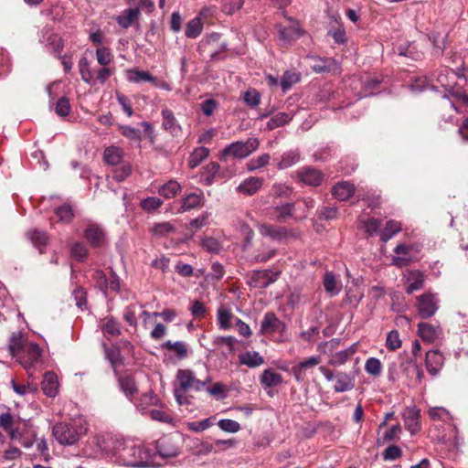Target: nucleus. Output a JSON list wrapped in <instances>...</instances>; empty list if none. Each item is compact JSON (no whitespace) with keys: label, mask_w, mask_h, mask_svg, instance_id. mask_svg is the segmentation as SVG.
I'll list each match as a JSON object with an SVG mask.
<instances>
[{"label":"nucleus","mask_w":468,"mask_h":468,"mask_svg":"<svg viewBox=\"0 0 468 468\" xmlns=\"http://www.w3.org/2000/svg\"><path fill=\"white\" fill-rule=\"evenodd\" d=\"M463 78V74L452 71L447 67L439 69L431 76H421L414 80L410 85V90L413 92H421L425 90H431L438 91L439 88L444 90L443 98H449V96L454 98V100H449L451 107H452L457 112L461 110L458 104L468 108V95L456 89V80Z\"/></svg>","instance_id":"f257e3e1"},{"label":"nucleus","mask_w":468,"mask_h":468,"mask_svg":"<svg viewBox=\"0 0 468 468\" xmlns=\"http://www.w3.org/2000/svg\"><path fill=\"white\" fill-rule=\"evenodd\" d=\"M89 431L85 420L77 419L70 422H58L52 427V435L63 446H72L78 443Z\"/></svg>","instance_id":"f03ea898"},{"label":"nucleus","mask_w":468,"mask_h":468,"mask_svg":"<svg viewBox=\"0 0 468 468\" xmlns=\"http://www.w3.org/2000/svg\"><path fill=\"white\" fill-rule=\"evenodd\" d=\"M127 465L134 468H154L161 466L156 460V453L143 445H136L129 450Z\"/></svg>","instance_id":"7ed1b4c3"},{"label":"nucleus","mask_w":468,"mask_h":468,"mask_svg":"<svg viewBox=\"0 0 468 468\" xmlns=\"http://www.w3.org/2000/svg\"><path fill=\"white\" fill-rule=\"evenodd\" d=\"M260 145L256 137L248 138L246 141H236L227 145L221 152V158L233 156L243 159L255 152Z\"/></svg>","instance_id":"20e7f679"},{"label":"nucleus","mask_w":468,"mask_h":468,"mask_svg":"<svg viewBox=\"0 0 468 468\" xmlns=\"http://www.w3.org/2000/svg\"><path fill=\"white\" fill-rule=\"evenodd\" d=\"M417 308L421 318L427 319L435 314L439 309V298L436 293L426 292L417 299Z\"/></svg>","instance_id":"39448f33"},{"label":"nucleus","mask_w":468,"mask_h":468,"mask_svg":"<svg viewBox=\"0 0 468 468\" xmlns=\"http://www.w3.org/2000/svg\"><path fill=\"white\" fill-rule=\"evenodd\" d=\"M294 210V204L286 202L266 208V216L270 219L276 220L278 222H285L287 219L293 218Z\"/></svg>","instance_id":"423d86ee"},{"label":"nucleus","mask_w":468,"mask_h":468,"mask_svg":"<svg viewBox=\"0 0 468 468\" xmlns=\"http://www.w3.org/2000/svg\"><path fill=\"white\" fill-rule=\"evenodd\" d=\"M286 324L273 312L264 314L261 322L260 334L272 335L277 332H284Z\"/></svg>","instance_id":"0eeeda50"},{"label":"nucleus","mask_w":468,"mask_h":468,"mask_svg":"<svg viewBox=\"0 0 468 468\" xmlns=\"http://www.w3.org/2000/svg\"><path fill=\"white\" fill-rule=\"evenodd\" d=\"M320 362L321 357L319 356H312L293 366L291 369V372L296 382H303L306 378V372L310 369H313Z\"/></svg>","instance_id":"6e6552de"},{"label":"nucleus","mask_w":468,"mask_h":468,"mask_svg":"<svg viewBox=\"0 0 468 468\" xmlns=\"http://www.w3.org/2000/svg\"><path fill=\"white\" fill-rule=\"evenodd\" d=\"M258 230L261 236L268 237L276 241H282L290 236V231L285 227L271 224H259Z\"/></svg>","instance_id":"1a4fd4ad"},{"label":"nucleus","mask_w":468,"mask_h":468,"mask_svg":"<svg viewBox=\"0 0 468 468\" xmlns=\"http://www.w3.org/2000/svg\"><path fill=\"white\" fill-rule=\"evenodd\" d=\"M299 180L308 186H319L324 180V174L314 167L305 166L296 171Z\"/></svg>","instance_id":"9d476101"},{"label":"nucleus","mask_w":468,"mask_h":468,"mask_svg":"<svg viewBox=\"0 0 468 468\" xmlns=\"http://www.w3.org/2000/svg\"><path fill=\"white\" fill-rule=\"evenodd\" d=\"M303 34L300 24L297 21L290 20L288 26H280V39L286 45L292 44Z\"/></svg>","instance_id":"9b49d317"},{"label":"nucleus","mask_w":468,"mask_h":468,"mask_svg":"<svg viewBox=\"0 0 468 468\" xmlns=\"http://www.w3.org/2000/svg\"><path fill=\"white\" fill-rule=\"evenodd\" d=\"M162 115V127L169 133L172 136L177 137L182 133V127L175 117L173 112L167 108L163 109L161 112Z\"/></svg>","instance_id":"f8f14e48"},{"label":"nucleus","mask_w":468,"mask_h":468,"mask_svg":"<svg viewBox=\"0 0 468 468\" xmlns=\"http://www.w3.org/2000/svg\"><path fill=\"white\" fill-rule=\"evenodd\" d=\"M418 333L423 341L432 343L441 337L442 329L439 325L420 323L418 324Z\"/></svg>","instance_id":"ddd939ff"},{"label":"nucleus","mask_w":468,"mask_h":468,"mask_svg":"<svg viewBox=\"0 0 468 468\" xmlns=\"http://www.w3.org/2000/svg\"><path fill=\"white\" fill-rule=\"evenodd\" d=\"M84 238L93 247H101L105 241L103 229L95 224H90L84 230Z\"/></svg>","instance_id":"4468645a"},{"label":"nucleus","mask_w":468,"mask_h":468,"mask_svg":"<svg viewBox=\"0 0 468 468\" xmlns=\"http://www.w3.org/2000/svg\"><path fill=\"white\" fill-rule=\"evenodd\" d=\"M403 419L407 430L411 434H416L420 431V411L415 407L407 408L403 413Z\"/></svg>","instance_id":"2eb2a0df"},{"label":"nucleus","mask_w":468,"mask_h":468,"mask_svg":"<svg viewBox=\"0 0 468 468\" xmlns=\"http://www.w3.org/2000/svg\"><path fill=\"white\" fill-rule=\"evenodd\" d=\"M263 179L258 176H250L243 180L237 187V191L246 196L256 194L262 186Z\"/></svg>","instance_id":"dca6fc26"},{"label":"nucleus","mask_w":468,"mask_h":468,"mask_svg":"<svg viewBox=\"0 0 468 468\" xmlns=\"http://www.w3.org/2000/svg\"><path fill=\"white\" fill-rule=\"evenodd\" d=\"M356 379L351 374L346 372H337L335 374V384L334 390L336 393H342L352 390L355 388Z\"/></svg>","instance_id":"f3484780"},{"label":"nucleus","mask_w":468,"mask_h":468,"mask_svg":"<svg viewBox=\"0 0 468 468\" xmlns=\"http://www.w3.org/2000/svg\"><path fill=\"white\" fill-rule=\"evenodd\" d=\"M426 367L431 376H436L443 365V356L438 350H430L426 353Z\"/></svg>","instance_id":"a211bd4d"},{"label":"nucleus","mask_w":468,"mask_h":468,"mask_svg":"<svg viewBox=\"0 0 468 468\" xmlns=\"http://www.w3.org/2000/svg\"><path fill=\"white\" fill-rule=\"evenodd\" d=\"M357 351V343L347 348L335 352L331 356L328 364L333 367H339L346 363Z\"/></svg>","instance_id":"6ab92c4d"},{"label":"nucleus","mask_w":468,"mask_h":468,"mask_svg":"<svg viewBox=\"0 0 468 468\" xmlns=\"http://www.w3.org/2000/svg\"><path fill=\"white\" fill-rule=\"evenodd\" d=\"M163 350L174 352L176 358L183 360L188 356V346L184 341L166 340L161 345Z\"/></svg>","instance_id":"aec40b11"},{"label":"nucleus","mask_w":468,"mask_h":468,"mask_svg":"<svg viewBox=\"0 0 468 468\" xmlns=\"http://www.w3.org/2000/svg\"><path fill=\"white\" fill-rule=\"evenodd\" d=\"M309 66L316 73H324L332 69V67L335 64V59L331 58H321L316 56H311L308 58Z\"/></svg>","instance_id":"412c9836"},{"label":"nucleus","mask_w":468,"mask_h":468,"mask_svg":"<svg viewBox=\"0 0 468 468\" xmlns=\"http://www.w3.org/2000/svg\"><path fill=\"white\" fill-rule=\"evenodd\" d=\"M58 380L54 372H46L42 381V390L45 395L54 398L58 394Z\"/></svg>","instance_id":"4be33fe9"},{"label":"nucleus","mask_w":468,"mask_h":468,"mask_svg":"<svg viewBox=\"0 0 468 468\" xmlns=\"http://www.w3.org/2000/svg\"><path fill=\"white\" fill-rule=\"evenodd\" d=\"M239 361L240 365L255 368L264 363V358L257 351H246L239 356Z\"/></svg>","instance_id":"5701e85b"},{"label":"nucleus","mask_w":468,"mask_h":468,"mask_svg":"<svg viewBox=\"0 0 468 468\" xmlns=\"http://www.w3.org/2000/svg\"><path fill=\"white\" fill-rule=\"evenodd\" d=\"M204 196L203 193H190L184 197L181 200V210L189 211L200 207L203 205Z\"/></svg>","instance_id":"b1692460"},{"label":"nucleus","mask_w":468,"mask_h":468,"mask_svg":"<svg viewBox=\"0 0 468 468\" xmlns=\"http://www.w3.org/2000/svg\"><path fill=\"white\" fill-rule=\"evenodd\" d=\"M401 229H402L401 222L395 220V219H390L386 223L385 227L379 230L380 239L383 242H387L390 239H392L396 234L400 232Z\"/></svg>","instance_id":"393cba45"},{"label":"nucleus","mask_w":468,"mask_h":468,"mask_svg":"<svg viewBox=\"0 0 468 468\" xmlns=\"http://www.w3.org/2000/svg\"><path fill=\"white\" fill-rule=\"evenodd\" d=\"M195 378L193 371L189 369H179L176 373V380L183 392L192 390Z\"/></svg>","instance_id":"a878e982"},{"label":"nucleus","mask_w":468,"mask_h":468,"mask_svg":"<svg viewBox=\"0 0 468 468\" xmlns=\"http://www.w3.org/2000/svg\"><path fill=\"white\" fill-rule=\"evenodd\" d=\"M323 284L325 292L330 296L337 295L342 289V284L336 280L335 275L332 271H326L324 273Z\"/></svg>","instance_id":"bb28decb"},{"label":"nucleus","mask_w":468,"mask_h":468,"mask_svg":"<svg viewBox=\"0 0 468 468\" xmlns=\"http://www.w3.org/2000/svg\"><path fill=\"white\" fill-rule=\"evenodd\" d=\"M292 193V188L285 184L275 183L271 186L270 194L266 197H261V201L264 204L269 203V198L273 197H289Z\"/></svg>","instance_id":"cd10ccee"},{"label":"nucleus","mask_w":468,"mask_h":468,"mask_svg":"<svg viewBox=\"0 0 468 468\" xmlns=\"http://www.w3.org/2000/svg\"><path fill=\"white\" fill-rule=\"evenodd\" d=\"M282 383V376L271 368L263 370L261 376V384L264 388L277 387Z\"/></svg>","instance_id":"c85d7f7f"},{"label":"nucleus","mask_w":468,"mask_h":468,"mask_svg":"<svg viewBox=\"0 0 468 468\" xmlns=\"http://www.w3.org/2000/svg\"><path fill=\"white\" fill-rule=\"evenodd\" d=\"M354 191V185L346 181L339 182L333 187L334 197L341 201L348 199Z\"/></svg>","instance_id":"c756f323"},{"label":"nucleus","mask_w":468,"mask_h":468,"mask_svg":"<svg viewBox=\"0 0 468 468\" xmlns=\"http://www.w3.org/2000/svg\"><path fill=\"white\" fill-rule=\"evenodd\" d=\"M300 161V152L298 150H289L284 152L277 163L280 170L287 169Z\"/></svg>","instance_id":"7c9ffc66"},{"label":"nucleus","mask_w":468,"mask_h":468,"mask_svg":"<svg viewBox=\"0 0 468 468\" xmlns=\"http://www.w3.org/2000/svg\"><path fill=\"white\" fill-rule=\"evenodd\" d=\"M126 77L130 82L133 83L155 82V77L152 76L148 71L140 70L138 69L128 70Z\"/></svg>","instance_id":"2f4dec72"},{"label":"nucleus","mask_w":468,"mask_h":468,"mask_svg":"<svg viewBox=\"0 0 468 468\" xmlns=\"http://www.w3.org/2000/svg\"><path fill=\"white\" fill-rule=\"evenodd\" d=\"M181 189V185L176 180L172 179L159 187L158 194L163 197L169 199L176 197Z\"/></svg>","instance_id":"473e14b6"},{"label":"nucleus","mask_w":468,"mask_h":468,"mask_svg":"<svg viewBox=\"0 0 468 468\" xmlns=\"http://www.w3.org/2000/svg\"><path fill=\"white\" fill-rule=\"evenodd\" d=\"M140 10L138 8H128L122 12L118 16V24L123 27L128 28L139 17Z\"/></svg>","instance_id":"72a5a7b5"},{"label":"nucleus","mask_w":468,"mask_h":468,"mask_svg":"<svg viewBox=\"0 0 468 468\" xmlns=\"http://www.w3.org/2000/svg\"><path fill=\"white\" fill-rule=\"evenodd\" d=\"M209 155V150L207 147L200 146L194 149L188 159V165L194 169L197 167Z\"/></svg>","instance_id":"f704fd0d"},{"label":"nucleus","mask_w":468,"mask_h":468,"mask_svg":"<svg viewBox=\"0 0 468 468\" xmlns=\"http://www.w3.org/2000/svg\"><path fill=\"white\" fill-rule=\"evenodd\" d=\"M27 237L32 244L39 250L40 253L44 252V248L48 241V235L45 231L33 229L27 232Z\"/></svg>","instance_id":"c9c22d12"},{"label":"nucleus","mask_w":468,"mask_h":468,"mask_svg":"<svg viewBox=\"0 0 468 468\" xmlns=\"http://www.w3.org/2000/svg\"><path fill=\"white\" fill-rule=\"evenodd\" d=\"M80 73L81 80L90 85H95L94 70L90 68V62L86 58H83L79 62Z\"/></svg>","instance_id":"e433bc0d"},{"label":"nucleus","mask_w":468,"mask_h":468,"mask_svg":"<svg viewBox=\"0 0 468 468\" xmlns=\"http://www.w3.org/2000/svg\"><path fill=\"white\" fill-rule=\"evenodd\" d=\"M238 340L234 336H216L212 340L213 348L207 349L209 352H213L216 347L226 346L228 347L229 353H233L235 350V346L237 345Z\"/></svg>","instance_id":"4c0bfd02"},{"label":"nucleus","mask_w":468,"mask_h":468,"mask_svg":"<svg viewBox=\"0 0 468 468\" xmlns=\"http://www.w3.org/2000/svg\"><path fill=\"white\" fill-rule=\"evenodd\" d=\"M234 315L231 311L224 306L218 309L217 320L219 329L228 330L231 327Z\"/></svg>","instance_id":"58836bf2"},{"label":"nucleus","mask_w":468,"mask_h":468,"mask_svg":"<svg viewBox=\"0 0 468 468\" xmlns=\"http://www.w3.org/2000/svg\"><path fill=\"white\" fill-rule=\"evenodd\" d=\"M220 176V165L216 162H211L204 167L203 179L206 185H211L217 177Z\"/></svg>","instance_id":"ea45409f"},{"label":"nucleus","mask_w":468,"mask_h":468,"mask_svg":"<svg viewBox=\"0 0 468 468\" xmlns=\"http://www.w3.org/2000/svg\"><path fill=\"white\" fill-rule=\"evenodd\" d=\"M103 159L111 165H118L122 159V151L117 146L107 147L103 153Z\"/></svg>","instance_id":"a19ab883"},{"label":"nucleus","mask_w":468,"mask_h":468,"mask_svg":"<svg viewBox=\"0 0 468 468\" xmlns=\"http://www.w3.org/2000/svg\"><path fill=\"white\" fill-rule=\"evenodd\" d=\"M203 30V24L199 17H195L188 21L186 27L185 35L188 38H197Z\"/></svg>","instance_id":"79ce46f5"},{"label":"nucleus","mask_w":468,"mask_h":468,"mask_svg":"<svg viewBox=\"0 0 468 468\" xmlns=\"http://www.w3.org/2000/svg\"><path fill=\"white\" fill-rule=\"evenodd\" d=\"M292 116L287 112H279L273 115L267 122L268 130L271 131L290 122Z\"/></svg>","instance_id":"37998d69"},{"label":"nucleus","mask_w":468,"mask_h":468,"mask_svg":"<svg viewBox=\"0 0 468 468\" xmlns=\"http://www.w3.org/2000/svg\"><path fill=\"white\" fill-rule=\"evenodd\" d=\"M24 340L20 333H15L9 339L8 348L12 356H18L23 349Z\"/></svg>","instance_id":"c03bdc74"},{"label":"nucleus","mask_w":468,"mask_h":468,"mask_svg":"<svg viewBox=\"0 0 468 468\" xmlns=\"http://www.w3.org/2000/svg\"><path fill=\"white\" fill-rule=\"evenodd\" d=\"M175 226L170 222L155 223L151 229L152 233L158 238L166 237L175 232Z\"/></svg>","instance_id":"a18cd8bd"},{"label":"nucleus","mask_w":468,"mask_h":468,"mask_svg":"<svg viewBox=\"0 0 468 468\" xmlns=\"http://www.w3.org/2000/svg\"><path fill=\"white\" fill-rule=\"evenodd\" d=\"M158 399L154 393L148 392L141 396L139 401L135 403V407L144 414L149 406L155 405Z\"/></svg>","instance_id":"49530a36"},{"label":"nucleus","mask_w":468,"mask_h":468,"mask_svg":"<svg viewBox=\"0 0 468 468\" xmlns=\"http://www.w3.org/2000/svg\"><path fill=\"white\" fill-rule=\"evenodd\" d=\"M428 415L432 420L445 422L452 417L448 410L443 407H431L428 410Z\"/></svg>","instance_id":"de8ad7c7"},{"label":"nucleus","mask_w":468,"mask_h":468,"mask_svg":"<svg viewBox=\"0 0 468 468\" xmlns=\"http://www.w3.org/2000/svg\"><path fill=\"white\" fill-rule=\"evenodd\" d=\"M300 74L293 71H285L281 78L280 84L282 90L287 91L293 84L300 81Z\"/></svg>","instance_id":"09e8293b"},{"label":"nucleus","mask_w":468,"mask_h":468,"mask_svg":"<svg viewBox=\"0 0 468 468\" xmlns=\"http://www.w3.org/2000/svg\"><path fill=\"white\" fill-rule=\"evenodd\" d=\"M271 160L269 154H262L257 157L251 158L246 165L248 171H255L266 166Z\"/></svg>","instance_id":"8fccbe9b"},{"label":"nucleus","mask_w":468,"mask_h":468,"mask_svg":"<svg viewBox=\"0 0 468 468\" xmlns=\"http://www.w3.org/2000/svg\"><path fill=\"white\" fill-rule=\"evenodd\" d=\"M96 59L101 66L107 67L112 61L113 55L109 48L101 46L96 49Z\"/></svg>","instance_id":"3c124183"},{"label":"nucleus","mask_w":468,"mask_h":468,"mask_svg":"<svg viewBox=\"0 0 468 468\" xmlns=\"http://www.w3.org/2000/svg\"><path fill=\"white\" fill-rule=\"evenodd\" d=\"M119 385L125 396L132 399V397L137 392L134 380L131 378H123L119 380Z\"/></svg>","instance_id":"603ef678"},{"label":"nucleus","mask_w":468,"mask_h":468,"mask_svg":"<svg viewBox=\"0 0 468 468\" xmlns=\"http://www.w3.org/2000/svg\"><path fill=\"white\" fill-rule=\"evenodd\" d=\"M423 286V278L420 272L416 271L410 273L408 278L407 292L412 293L415 291L420 290Z\"/></svg>","instance_id":"864d4df0"},{"label":"nucleus","mask_w":468,"mask_h":468,"mask_svg":"<svg viewBox=\"0 0 468 468\" xmlns=\"http://www.w3.org/2000/svg\"><path fill=\"white\" fill-rule=\"evenodd\" d=\"M201 246L207 252L218 254L222 250L221 243L215 238L206 237L201 240Z\"/></svg>","instance_id":"5fc2aeb1"},{"label":"nucleus","mask_w":468,"mask_h":468,"mask_svg":"<svg viewBox=\"0 0 468 468\" xmlns=\"http://www.w3.org/2000/svg\"><path fill=\"white\" fill-rule=\"evenodd\" d=\"M114 73V69L106 66H101V68L94 70V80L96 84L103 85L106 80Z\"/></svg>","instance_id":"6e6d98bb"},{"label":"nucleus","mask_w":468,"mask_h":468,"mask_svg":"<svg viewBox=\"0 0 468 468\" xmlns=\"http://www.w3.org/2000/svg\"><path fill=\"white\" fill-rule=\"evenodd\" d=\"M41 348L36 343H30L27 347V356L28 366L31 367L37 363L41 356Z\"/></svg>","instance_id":"4d7b16f0"},{"label":"nucleus","mask_w":468,"mask_h":468,"mask_svg":"<svg viewBox=\"0 0 468 468\" xmlns=\"http://www.w3.org/2000/svg\"><path fill=\"white\" fill-rule=\"evenodd\" d=\"M163 205V201L156 197H149L141 201V207L148 212H154Z\"/></svg>","instance_id":"13d9d810"},{"label":"nucleus","mask_w":468,"mask_h":468,"mask_svg":"<svg viewBox=\"0 0 468 468\" xmlns=\"http://www.w3.org/2000/svg\"><path fill=\"white\" fill-rule=\"evenodd\" d=\"M402 345L399 333L397 330L388 332L386 339V347L390 351L399 349Z\"/></svg>","instance_id":"bf43d9fd"},{"label":"nucleus","mask_w":468,"mask_h":468,"mask_svg":"<svg viewBox=\"0 0 468 468\" xmlns=\"http://www.w3.org/2000/svg\"><path fill=\"white\" fill-rule=\"evenodd\" d=\"M218 426L221 431L229 433H236L241 429L240 424L238 421L230 419L219 420Z\"/></svg>","instance_id":"052dcab7"},{"label":"nucleus","mask_w":468,"mask_h":468,"mask_svg":"<svg viewBox=\"0 0 468 468\" xmlns=\"http://www.w3.org/2000/svg\"><path fill=\"white\" fill-rule=\"evenodd\" d=\"M381 362L378 358L369 357L365 364V370L373 377H378L381 374Z\"/></svg>","instance_id":"680f3d73"},{"label":"nucleus","mask_w":468,"mask_h":468,"mask_svg":"<svg viewBox=\"0 0 468 468\" xmlns=\"http://www.w3.org/2000/svg\"><path fill=\"white\" fill-rule=\"evenodd\" d=\"M215 417H209L199 421L188 423V429L192 431L201 432L214 424Z\"/></svg>","instance_id":"e2e57ef3"},{"label":"nucleus","mask_w":468,"mask_h":468,"mask_svg":"<svg viewBox=\"0 0 468 468\" xmlns=\"http://www.w3.org/2000/svg\"><path fill=\"white\" fill-rule=\"evenodd\" d=\"M71 256L78 261H83L87 258L88 250L81 242H75L70 249Z\"/></svg>","instance_id":"0e129e2a"},{"label":"nucleus","mask_w":468,"mask_h":468,"mask_svg":"<svg viewBox=\"0 0 468 468\" xmlns=\"http://www.w3.org/2000/svg\"><path fill=\"white\" fill-rule=\"evenodd\" d=\"M71 107L68 98L61 97L58 100L55 112L60 117L68 116L70 112Z\"/></svg>","instance_id":"69168bd1"},{"label":"nucleus","mask_w":468,"mask_h":468,"mask_svg":"<svg viewBox=\"0 0 468 468\" xmlns=\"http://www.w3.org/2000/svg\"><path fill=\"white\" fill-rule=\"evenodd\" d=\"M55 214L59 221L68 223L73 218V211L70 206L69 205H63L58 207L55 210Z\"/></svg>","instance_id":"338daca9"},{"label":"nucleus","mask_w":468,"mask_h":468,"mask_svg":"<svg viewBox=\"0 0 468 468\" xmlns=\"http://www.w3.org/2000/svg\"><path fill=\"white\" fill-rule=\"evenodd\" d=\"M398 52L399 55L410 58L412 59H418L420 57V53L417 52L416 48L412 43L400 45L398 48Z\"/></svg>","instance_id":"774afa93"}]
</instances>
